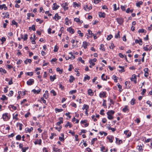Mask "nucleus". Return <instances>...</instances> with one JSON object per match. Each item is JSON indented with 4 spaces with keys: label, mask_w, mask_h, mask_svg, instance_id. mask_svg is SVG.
<instances>
[{
    "label": "nucleus",
    "mask_w": 152,
    "mask_h": 152,
    "mask_svg": "<svg viewBox=\"0 0 152 152\" xmlns=\"http://www.w3.org/2000/svg\"><path fill=\"white\" fill-rule=\"evenodd\" d=\"M115 112L113 110H110L108 111L107 113V118L109 120H112L113 117L112 115Z\"/></svg>",
    "instance_id": "1"
},
{
    "label": "nucleus",
    "mask_w": 152,
    "mask_h": 152,
    "mask_svg": "<svg viewBox=\"0 0 152 152\" xmlns=\"http://www.w3.org/2000/svg\"><path fill=\"white\" fill-rule=\"evenodd\" d=\"M2 118L4 121H7L10 119V117L8 113H6L3 114Z\"/></svg>",
    "instance_id": "2"
},
{
    "label": "nucleus",
    "mask_w": 152,
    "mask_h": 152,
    "mask_svg": "<svg viewBox=\"0 0 152 152\" xmlns=\"http://www.w3.org/2000/svg\"><path fill=\"white\" fill-rule=\"evenodd\" d=\"M92 8V6L89 4L86 5L83 7L84 9L86 11H88Z\"/></svg>",
    "instance_id": "3"
},
{
    "label": "nucleus",
    "mask_w": 152,
    "mask_h": 152,
    "mask_svg": "<svg viewBox=\"0 0 152 152\" xmlns=\"http://www.w3.org/2000/svg\"><path fill=\"white\" fill-rule=\"evenodd\" d=\"M34 83V80L33 79H30L27 81V84L29 86L32 85Z\"/></svg>",
    "instance_id": "4"
},
{
    "label": "nucleus",
    "mask_w": 152,
    "mask_h": 152,
    "mask_svg": "<svg viewBox=\"0 0 152 152\" xmlns=\"http://www.w3.org/2000/svg\"><path fill=\"white\" fill-rule=\"evenodd\" d=\"M116 19V20L118 22L119 24L121 25L124 22V20L122 18H117Z\"/></svg>",
    "instance_id": "5"
},
{
    "label": "nucleus",
    "mask_w": 152,
    "mask_h": 152,
    "mask_svg": "<svg viewBox=\"0 0 152 152\" xmlns=\"http://www.w3.org/2000/svg\"><path fill=\"white\" fill-rule=\"evenodd\" d=\"M136 77V75L134 74L132 75V77L130 79L132 81H134V83L136 84L137 83Z\"/></svg>",
    "instance_id": "6"
},
{
    "label": "nucleus",
    "mask_w": 152,
    "mask_h": 152,
    "mask_svg": "<svg viewBox=\"0 0 152 152\" xmlns=\"http://www.w3.org/2000/svg\"><path fill=\"white\" fill-rule=\"evenodd\" d=\"M61 17L59 16L58 13H56L55 16L53 17V19L57 21L58 20L61 19Z\"/></svg>",
    "instance_id": "7"
},
{
    "label": "nucleus",
    "mask_w": 152,
    "mask_h": 152,
    "mask_svg": "<svg viewBox=\"0 0 152 152\" xmlns=\"http://www.w3.org/2000/svg\"><path fill=\"white\" fill-rule=\"evenodd\" d=\"M106 92L105 91L101 92L99 94V97L101 98H105L106 97Z\"/></svg>",
    "instance_id": "8"
},
{
    "label": "nucleus",
    "mask_w": 152,
    "mask_h": 152,
    "mask_svg": "<svg viewBox=\"0 0 152 152\" xmlns=\"http://www.w3.org/2000/svg\"><path fill=\"white\" fill-rule=\"evenodd\" d=\"M99 16L100 18H104L105 17V14L104 12H99Z\"/></svg>",
    "instance_id": "9"
},
{
    "label": "nucleus",
    "mask_w": 152,
    "mask_h": 152,
    "mask_svg": "<svg viewBox=\"0 0 152 152\" xmlns=\"http://www.w3.org/2000/svg\"><path fill=\"white\" fill-rule=\"evenodd\" d=\"M67 30L71 34H73L74 33V30L71 27H70L68 28L67 29Z\"/></svg>",
    "instance_id": "10"
},
{
    "label": "nucleus",
    "mask_w": 152,
    "mask_h": 152,
    "mask_svg": "<svg viewBox=\"0 0 152 152\" xmlns=\"http://www.w3.org/2000/svg\"><path fill=\"white\" fill-rule=\"evenodd\" d=\"M107 138L109 140L110 142L112 143L113 142V139H114V137L113 136H111L110 137L107 136Z\"/></svg>",
    "instance_id": "11"
},
{
    "label": "nucleus",
    "mask_w": 152,
    "mask_h": 152,
    "mask_svg": "<svg viewBox=\"0 0 152 152\" xmlns=\"http://www.w3.org/2000/svg\"><path fill=\"white\" fill-rule=\"evenodd\" d=\"M93 33H92V32L91 31L88 30V33L86 34V35L87 36V38H88V37H91L92 36V34Z\"/></svg>",
    "instance_id": "12"
},
{
    "label": "nucleus",
    "mask_w": 152,
    "mask_h": 152,
    "mask_svg": "<svg viewBox=\"0 0 152 152\" xmlns=\"http://www.w3.org/2000/svg\"><path fill=\"white\" fill-rule=\"evenodd\" d=\"M135 42L136 43H138L139 45H142V39H140L139 40H138L137 39H136L135 40Z\"/></svg>",
    "instance_id": "13"
},
{
    "label": "nucleus",
    "mask_w": 152,
    "mask_h": 152,
    "mask_svg": "<svg viewBox=\"0 0 152 152\" xmlns=\"http://www.w3.org/2000/svg\"><path fill=\"white\" fill-rule=\"evenodd\" d=\"M21 37L22 39H23L24 41H26L28 39V35L27 34H25L24 36V37H23V34H21Z\"/></svg>",
    "instance_id": "14"
},
{
    "label": "nucleus",
    "mask_w": 152,
    "mask_h": 152,
    "mask_svg": "<svg viewBox=\"0 0 152 152\" xmlns=\"http://www.w3.org/2000/svg\"><path fill=\"white\" fill-rule=\"evenodd\" d=\"M88 45L89 43L85 41L83 42L82 46L83 47V48L84 49H86L87 47V46Z\"/></svg>",
    "instance_id": "15"
},
{
    "label": "nucleus",
    "mask_w": 152,
    "mask_h": 152,
    "mask_svg": "<svg viewBox=\"0 0 152 152\" xmlns=\"http://www.w3.org/2000/svg\"><path fill=\"white\" fill-rule=\"evenodd\" d=\"M53 5L54 6L53 7V10H57L59 7V5H57V4L56 3L53 4Z\"/></svg>",
    "instance_id": "16"
},
{
    "label": "nucleus",
    "mask_w": 152,
    "mask_h": 152,
    "mask_svg": "<svg viewBox=\"0 0 152 152\" xmlns=\"http://www.w3.org/2000/svg\"><path fill=\"white\" fill-rule=\"evenodd\" d=\"M59 119L60 121L57 123L56 125L60 126V125L63 123V118H62L60 117L59 118Z\"/></svg>",
    "instance_id": "17"
},
{
    "label": "nucleus",
    "mask_w": 152,
    "mask_h": 152,
    "mask_svg": "<svg viewBox=\"0 0 152 152\" xmlns=\"http://www.w3.org/2000/svg\"><path fill=\"white\" fill-rule=\"evenodd\" d=\"M33 130V128L32 127H31L30 129L28 128H26L25 129V131L26 133L29 132L30 133Z\"/></svg>",
    "instance_id": "18"
},
{
    "label": "nucleus",
    "mask_w": 152,
    "mask_h": 152,
    "mask_svg": "<svg viewBox=\"0 0 152 152\" xmlns=\"http://www.w3.org/2000/svg\"><path fill=\"white\" fill-rule=\"evenodd\" d=\"M101 150L103 152H107V150L106 149L104 146H102L101 147Z\"/></svg>",
    "instance_id": "19"
},
{
    "label": "nucleus",
    "mask_w": 152,
    "mask_h": 152,
    "mask_svg": "<svg viewBox=\"0 0 152 152\" xmlns=\"http://www.w3.org/2000/svg\"><path fill=\"white\" fill-rule=\"evenodd\" d=\"M32 91L34 93V94L37 93V94H38L40 92L41 89H39L37 90H36L34 89H33Z\"/></svg>",
    "instance_id": "20"
},
{
    "label": "nucleus",
    "mask_w": 152,
    "mask_h": 152,
    "mask_svg": "<svg viewBox=\"0 0 152 152\" xmlns=\"http://www.w3.org/2000/svg\"><path fill=\"white\" fill-rule=\"evenodd\" d=\"M35 26V25H33L31 27H29L28 28L29 30H33L34 31L36 30Z\"/></svg>",
    "instance_id": "21"
},
{
    "label": "nucleus",
    "mask_w": 152,
    "mask_h": 152,
    "mask_svg": "<svg viewBox=\"0 0 152 152\" xmlns=\"http://www.w3.org/2000/svg\"><path fill=\"white\" fill-rule=\"evenodd\" d=\"M137 148L139 150L140 152H142L143 151V149L142 148V147L141 146H137Z\"/></svg>",
    "instance_id": "22"
},
{
    "label": "nucleus",
    "mask_w": 152,
    "mask_h": 152,
    "mask_svg": "<svg viewBox=\"0 0 152 152\" xmlns=\"http://www.w3.org/2000/svg\"><path fill=\"white\" fill-rule=\"evenodd\" d=\"M56 75H53V76H50V79L52 81H53L56 78Z\"/></svg>",
    "instance_id": "23"
},
{
    "label": "nucleus",
    "mask_w": 152,
    "mask_h": 152,
    "mask_svg": "<svg viewBox=\"0 0 152 152\" xmlns=\"http://www.w3.org/2000/svg\"><path fill=\"white\" fill-rule=\"evenodd\" d=\"M0 99L2 101L7 100V98L4 95H2V97Z\"/></svg>",
    "instance_id": "24"
},
{
    "label": "nucleus",
    "mask_w": 152,
    "mask_h": 152,
    "mask_svg": "<svg viewBox=\"0 0 152 152\" xmlns=\"http://www.w3.org/2000/svg\"><path fill=\"white\" fill-rule=\"evenodd\" d=\"M17 126L19 127V129L20 130H21L22 129L23 124H22L18 123L17 124Z\"/></svg>",
    "instance_id": "25"
},
{
    "label": "nucleus",
    "mask_w": 152,
    "mask_h": 152,
    "mask_svg": "<svg viewBox=\"0 0 152 152\" xmlns=\"http://www.w3.org/2000/svg\"><path fill=\"white\" fill-rule=\"evenodd\" d=\"M142 4L143 2L142 1H140L136 4V5L137 7H140V5H142Z\"/></svg>",
    "instance_id": "26"
},
{
    "label": "nucleus",
    "mask_w": 152,
    "mask_h": 152,
    "mask_svg": "<svg viewBox=\"0 0 152 152\" xmlns=\"http://www.w3.org/2000/svg\"><path fill=\"white\" fill-rule=\"evenodd\" d=\"M68 126H69L70 128H71L72 126V125L69 122H67L66 123V124L65 125V127H67Z\"/></svg>",
    "instance_id": "27"
},
{
    "label": "nucleus",
    "mask_w": 152,
    "mask_h": 152,
    "mask_svg": "<svg viewBox=\"0 0 152 152\" xmlns=\"http://www.w3.org/2000/svg\"><path fill=\"white\" fill-rule=\"evenodd\" d=\"M90 78V77L88 76V75H86L84 77L83 81H85L86 80H89Z\"/></svg>",
    "instance_id": "28"
},
{
    "label": "nucleus",
    "mask_w": 152,
    "mask_h": 152,
    "mask_svg": "<svg viewBox=\"0 0 152 152\" xmlns=\"http://www.w3.org/2000/svg\"><path fill=\"white\" fill-rule=\"evenodd\" d=\"M89 108V106L86 104H84L83 106V107L82 108V109L83 110H84V109H86V110H87Z\"/></svg>",
    "instance_id": "29"
},
{
    "label": "nucleus",
    "mask_w": 152,
    "mask_h": 152,
    "mask_svg": "<svg viewBox=\"0 0 152 152\" xmlns=\"http://www.w3.org/2000/svg\"><path fill=\"white\" fill-rule=\"evenodd\" d=\"M80 3H77L76 2H74L73 3V7H79L80 5Z\"/></svg>",
    "instance_id": "30"
},
{
    "label": "nucleus",
    "mask_w": 152,
    "mask_h": 152,
    "mask_svg": "<svg viewBox=\"0 0 152 152\" xmlns=\"http://www.w3.org/2000/svg\"><path fill=\"white\" fill-rule=\"evenodd\" d=\"M75 78L73 76H71L70 77V79H69V81L70 83H72L73 82V81L75 80Z\"/></svg>",
    "instance_id": "31"
},
{
    "label": "nucleus",
    "mask_w": 152,
    "mask_h": 152,
    "mask_svg": "<svg viewBox=\"0 0 152 152\" xmlns=\"http://www.w3.org/2000/svg\"><path fill=\"white\" fill-rule=\"evenodd\" d=\"M69 54L71 55V56L70 57L71 58V59L73 60L75 58V56L74 55H73V53L72 52H69Z\"/></svg>",
    "instance_id": "32"
},
{
    "label": "nucleus",
    "mask_w": 152,
    "mask_h": 152,
    "mask_svg": "<svg viewBox=\"0 0 152 152\" xmlns=\"http://www.w3.org/2000/svg\"><path fill=\"white\" fill-rule=\"evenodd\" d=\"M104 45L103 44H101L100 45V49L102 50L103 51H105V49L104 48Z\"/></svg>",
    "instance_id": "33"
},
{
    "label": "nucleus",
    "mask_w": 152,
    "mask_h": 152,
    "mask_svg": "<svg viewBox=\"0 0 152 152\" xmlns=\"http://www.w3.org/2000/svg\"><path fill=\"white\" fill-rule=\"evenodd\" d=\"M133 9H130V8H128L126 10V12L127 13H129V12L132 13L133 12Z\"/></svg>",
    "instance_id": "34"
},
{
    "label": "nucleus",
    "mask_w": 152,
    "mask_h": 152,
    "mask_svg": "<svg viewBox=\"0 0 152 152\" xmlns=\"http://www.w3.org/2000/svg\"><path fill=\"white\" fill-rule=\"evenodd\" d=\"M31 59H26L24 61L25 63L27 64L28 63H31Z\"/></svg>",
    "instance_id": "35"
},
{
    "label": "nucleus",
    "mask_w": 152,
    "mask_h": 152,
    "mask_svg": "<svg viewBox=\"0 0 152 152\" xmlns=\"http://www.w3.org/2000/svg\"><path fill=\"white\" fill-rule=\"evenodd\" d=\"M88 94L91 96H92L94 93L92 92V91L91 89H89L88 90Z\"/></svg>",
    "instance_id": "36"
},
{
    "label": "nucleus",
    "mask_w": 152,
    "mask_h": 152,
    "mask_svg": "<svg viewBox=\"0 0 152 152\" xmlns=\"http://www.w3.org/2000/svg\"><path fill=\"white\" fill-rule=\"evenodd\" d=\"M53 150L54 151L56 152H57L58 151L60 152V149H58V148H55L54 147H53Z\"/></svg>",
    "instance_id": "37"
},
{
    "label": "nucleus",
    "mask_w": 152,
    "mask_h": 152,
    "mask_svg": "<svg viewBox=\"0 0 152 152\" xmlns=\"http://www.w3.org/2000/svg\"><path fill=\"white\" fill-rule=\"evenodd\" d=\"M120 32L119 31H118L117 34H116L115 36V38H120Z\"/></svg>",
    "instance_id": "38"
},
{
    "label": "nucleus",
    "mask_w": 152,
    "mask_h": 152,
    "mask_svg": "<svg viewBox=\"0 0 152 152\" xmlns=\"http://www.w3.org/2000/svg\"><path fill=\"white\" fill-rule=\"evenodd\" d=\"M138 32L139 33H143L146 32V31L144 29H140L138 30Z\"/></svg>",
    "instance_id": "39"
},
{
    "label": "nucleus",
    "mask_w": 152,
    "mask_h": 152,
    "mask_svg": "<svg viewBox=\"0 0 152 152\" xmlns=\"http://www.w3.org/2000/svg\"><path fill=\"white\" fill-rule=\"evenodd\" d=\"M55 111L56 112H60L63 111V110L62 109H58L57 108H56L55 109Z\"/></svg>",
    "instance_id": "40"
},
{
    "label": "nucleus",
    "mask_w": 152,
    "mask_h": 152,
    "mask_svg": "<svg viewBox=\"0 0 152 152\" xmlns=\"http://www.w3.org/2000/svg\"><path fill=\"white\" fill-rule=\"evenodd\" d=\"M99 134H100L101 135H102L103 134H104V136H106L107 135V133L103 131L100 132Z\"/></svg>",
    "instance_id": "41"
},
{
    "label": "nucleus",
    "mask_w": 152,
    "mask_h": 152,
    "mask_svg": "<svg viewBox=\"0 0 152 152\" xmlns=\"http://www.w3.org/2000/svg\"><path fill=\"white\" fill-rule=\"evenodd\" d=\"M128 110V109L127 108V106H125V107L123 109H122V111L124 112H126V111Z\"/></svg>",
    "instance_id": "42"
},
{
    "label": "nucleus",
    "mask_w": 152,
    "mask_h": 152,
    "mask_svg": "<svg viewBox=\"0 0 152 152\" xmlns=\"http://www.w3.org/2000/svg\"><path fill=\"white\" fill-rule=\"evenodd\" d=\"M77 33L79 34V36L81 37H83V34L82 33H81V31L79 30L77 31Z\"/></svg>",
    "instance_id": "43"
},
{
    "label": "nucleus",
    "mask_w": 152,
    "mask_h": 152,
    "mask_svg": "<svg viewBox=\"0 0 152 152\" xmlns=\"http://www.w3.org/2000/svg\"><path fill=\"white\" fill-rule=\"evenodd\" d=\"M12 23L13 25H15L16 27L18 26V23H17L15 21L13 20L12 21Z\"/></svg>",
    "instance_id": "44"
},
{
    "label": "nucleus",
    "mask_w": 152,
    "mask_h": 152,
    "mask_svg": "<svg viewBox=\"0 0 152 152\" xmlns=\"http://www.w3.org/2000/svg\"><path fill=\"white\" fill-rule=\"evenodd\" d=\"M119 68L121 69V70H120V72H124L125 71L124 66H119Z\"/></svg>",
    "instance_id": "45"
},
{
    "label": "nucleus",
    "mask_w": 152,
    "mask_h": 152,
    "mask_svg": "<svg viewBox=\"0 0 152 152\" xmlns=\"http://www.w3.org/2000/svg\"><path fill=\"white\" fill-rule=\"evenodd\" d=\"M56 71L57 72H58L60 74H61L63 72V70L62 69H60L59 67H58L56 68Z\"/></svg>",
    "instance_id": "46"
},
{
    "label": "nucleus",
    "mask_w": 152,
    "mask_h": 152,
    "mask_svg": "<svg viewBox=\"0 0 152 152\" xmlns=\"http://www.w3.org/2000/svg\"><path fill=\"white\" fill-rule=\"evenodd\" d=\"M21 136L20 135H17L16 137V140H19L21 139Z\"/></svg>",
    "instance_id": "47"
},
{
    "label": "nucleus",
    "mask_w": 152,
    "mask_h": 152,
    "mask_svg": "<svg viewBox=\"0 0 152 152\" xmlns=\"http://www.w3.org/2000/svg\"><path fill=\"white\" fill-rule=\"evenodd\" d=\"M50 93L53 94V96H56V93L54 90H52L50 91Z\"/></svg>",
    "instance_id": "48"
},
{
    "label": "nucleus",
    "mask_w": 152,
    "mask_h": 152,
    "mask_svg": "<svg viewBox=\"0 0 152 152\" xmlns=\"http://www.w3.org/2000/svg\"><path fill=\"white\" fill-rule=\"evenodd\" d=\"M14 92L12 91H10V92L9 93V94L8 95V96L10 97H11L12 96Z\"/></svg>",
    "instance_id": "49"
},
{
    "label": "nucleus",
    "mask_w": 152,
    "mask_h": 152,
    "mask_svg": "<svg viewBox=\"0 0 152 152\" xmlns=\"http://www.w3.org/2000/svg\"><path fill=\"white\" fill-rule=\"evenodd\" d=\"M18 116V114H16L15 115H13V119H15L16 120H18V118H17V116Z\"/></svg>",
    "instance_id": "50"
},
{
    "label": "nucleus",
    "mask_w": 152,
    "mask_h": 152,
    "mask_svg": "<svg viewBox=\"0 0 152 152\" xmlns=\"http://www.w3.org/2000/svg\"><path fill=\"white\" fill-rule=\"evenodd\" d=\"M148 45H146L144 47H143L144 50L146 51H147L149 50V49L148 48Z\"/></svg>",
    "instance_id": "51"
},
{
    "label": "nucleus",
    "mask_w": 152,
    "mask_h": 152,
    "mask_svg": "<svg viewBox=\"0 0 152 152\" xmlns=\"http://www.w3.org/2000/svg\"><path fill=\"white\" fill-rule=\"evenodd\" d=\"M76 91H77L76 90H73L70 91L69 92V93L70 94H73L75 93L76 92Z\"/></svg>",
    "instance_id": "52"
},
{
    "label": "nucleus",
    "mask_w": 152,
    "mask_h": 152,
    "mask_svg": "<svg viewBox=\"0 0 152 152\" xmlns=\"http://www.w3.org/2000/svg\"><path fill=\"white\" fill-rule=\"evenodd\" d=\"M3 72L4 73H7V72L6 70H5L4 69H3L2 68H0V72Z\"/></svg>",
    "instance_id": "53"
},
{
    "label": "nucleus",
    "mask_w": 152,
    "mask_h": 152,
    "mask_svg": "<svg viewBox=\"0 0 152 152\" xmlns=\"http://www.w3.org/2000/svg\"><path fill=\"white\" fill-rule=\"evenodd\" d=\"M28 148V147H25L24 148H22V152H26V150Z\"/></svg>",
    "instance_id": "54"
},
{
    "label": "nucleus",
    "mask_w": 152,
    "mask_h": 152,
    "mask_svg": "<svg viewBox=\"0 0 152 152\" xmlns=\"http://www.w3.org/2000/svg\"><path fill=\"white\" fill-rule=\"evenodd\" d=\"M135 99H132L131 101V104L132 105H133L135 103Z\"/></svg>",
    "instance_id": "55"
},
{
    "label": "nucleus",
    "mask_w": 152,
    "mask_h": 152,
    "mask_svg": "<svg viewBox=\"0 0 152 152\" xmlns=\"http://www.w3.org/2000/svg\"><path fill=\"white\" fill-rule=\"evenodd\" d=\"M113 37V36L112 35H110L108 36L107 39L108 40H110Z\"/></svg>",
    "instance_id": "56"
},
{
    "label": "nucleus",
    "mask_w": 152,
    "mask_h": 152,
    "mask_svg": "<svg viewBox=\"0 0 152 152\" xmlns=\"http://www.w3.org/2000/svg\"><path fill=\"white\" fill-rule=\"evenodd\" d=\"M97 140V138H95L93 139L91 141V144H94V142L95 141H96Z\"/></svg>",
    "instance_id": "57"
},
{
    "label": "nucleus",
    "mask_w": 152,
    "mask_h": 152,
    "mask_svg": "<svg viewBox=\"0 0 152 152\" xmlns=\"http://www.w3.org/2000/svg\"><path fill=\"white\" fill-rule=\"evenodd\" d=\"M152 139L151 138H149L145 140V142L146 143L148 142H149L152 141Z\"/></svg>",
    "instance_id": "58"
},
{
    "label": "nucleus",
    "mask_w": 152,
    "mask_h": 152,
    "mask_svg": "<svg viewBox=\"0 0 152 152\" xmlns=\"http://www.w3.org/2000/svg\"><path fill=\"white\" fill-rule=\"evenodd\" d=\"M68 3L67 2L61 4V6L62 7H66L68 6Z\"/></svg>",
    "instance_id": "59"
},
{
    "label": "nucleus",
    "mask_w": 152,
    "mask_h": 152,
    "mask_svg": "<svg viewBox=\"0 0 152 152\" xmlns=\"http://www.w3.org/2000/svg\"><path fill=\"white\" fill-rule=\"evenodd\" d=\"M118 88L119 89V91L121 92L123 90L122 89V86L121 85H119V86H118Z\"/></svg>",
    "instance_id": "60"
},
{
    "label": "nucleus",
    "mask_w": 152,
    "mask_h": 152,
    "mask_svg": "<svg viewBox=\"0 0 152 152\" xmlns=\"http://www.w3.org/2000/svg\"><path fill=\"white\" fill-rule=\"evenodd\" d=\"M6 38L4 37H2L1 39H0V40L2 42V43H4V42L6 41Z\"/></svg>",
    "instance_id": "61"
},
{
    "label": "nucleus",
    "mask_w": 152,
    "mask_h": 152,
    "mask_svg": "<svg viewBox=\"0 0 152 152\" xmlns=\"http://www.w3.org/2000/svg\"><path fill=\"white\" fill-rule=\"evenodd\" d=\"M61 128H62V126H60L59 127H56V129L59 132V131H60V130L61 129Z\"/></svg>",
    "instance_id": "62"
},
{
    "label": "nucleus",
    "mask_w": 152,
    "mask_h": 152,
    "mask_svg": "<svg viewBox=\"0 0 152 152\" xmlns=\"http://www.w3.org/2000/svg\"><path fill=\"white\" fill-rule=\"evenodd\" d=\"M59 86L60 88H61L62 90H63L64 89V87L62 86L60 83L59 84Z\"/></svg>",
    "instance_id": "63"
},
{
    "label": "nucleus",
    "mask_w": 152,
    "mask_h": 152,
    "mask_svg": "<svg viewBox=\"0 0 152 152\" xmlns=\"http://www.w3.org/2000/svg\"><path fill=\"white\" fill-rule=\"evenodd\" d=\"M69 67L68 69V70L69 71H71L72 69L73 68V66L72 65L70 64L69 66Z\"/></svg>",
    "instance_id": "64"
}]
</instances>
